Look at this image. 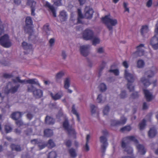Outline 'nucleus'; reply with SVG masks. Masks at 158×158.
Returning <instances> with one entry per match:
<instances>
[{
  "label": "nucleus",
  "mask_w": 158,
  "mask_h": 158,
  "mask_svg": "<svg viewBox=\"0 0 158 158\" xmlns=\"http://www.w3.org/2000/svg\"><path fill=\"white\" fill-rule=\"evenodd\" d=\"M110 15H106L102 19V22L106 26L109 31L112 32V26L116 25L118 23L117 19H112L110 17Z\"/></svg>",
  "instance_id": "f257e3e1"
},
{
  "label": "nucleus",
  "mask_w": 158,
  "mask_h": 158,
  "mask_svg": "<svg viewBox=\"0 0 158 158\" xmlns=\"http://www.w3.org/2000/svg\"><path fill=\"white\" fill-rule=\"evenodd\" d=\"M124 76L126 79L127 81V86L130 92L133 91L134 90V87L132 86V83L134 82L135 77L134 74L129 73L125 69L124 72Z\"/></svg>",
  "instance_id": "f03ea898"
},
{
  "label": "nucleus",
  "mask_w": 158,
  "mask_h": 158,
  "mask_svg": "<svg viewBox=\"0 0 158 158\" xmlns=\"http://www.w3.org/2000/svg\"><path fill=\"white\" fill-rule=\"evenodd\" d=\"M0 43L4 47L8 48L12 45L11 40L7 34H5L0 38Z\"/></svg>",
  "instance_id": "7ed1b4c3"
},
{
  "label": "nucleus",
  "mask_w": 158,
  "mask_h": 158,
  "mask_svg": "<svg viewBox=\"0 0 158 158\" xmlns=\"http://www.w3.org/2000/svg\"><path fill=\"white\" fill-rule=\"evenodd\" d=\"M155 73L151 70H149L146 72L145 75H147V78L143 77L141 79L142 82L144 86L147 87L149 86L151 83L150 79L153 77Z\"/></svg>",
  "instance_id": "20e7f679"
},
{
  "label": "nucleus",
  "mask_w": 158,
  "mask_h": 158,
  "mask_svg": "<svg viewBox=\"0 0 158 158\" xmlns=\"http://www.w3.org/2000/svg\"><path fill=\"white\" fill-rule=\"evenodd\" d=\"M63 127L67 131L69 135H72L76 138V133L74 129L69 126V123L67 119H65L63 123Z\"/></svg>",
  "instance_id": "39448f33"
},
{
  "label": "nucleus",
  "mask_w": 158,
  "mask_h": 158,
  "mask_svg": "<svg viewBox=\"0 0 158 158\" xmlns=\"http://www.w3.org/2000/svg\"><path fill=\"white\" fill-rule=\"evenodd\" d=\"M131 141H132L135 143H137L138 140L133 136H127L123 138L121 143V147L123 148H126L127 144H129Z\"/></svg>",
  "instance_id": "423d86ee"
},
{
  "label": "nucleus",
  "mask_w": 158,
  "mask_h": 158,
  "mask_svg": "<svg viewBox=\"0 0 158 158\" xmlns=\"http://www.w3.org/2000/svg\"><path fill=\"white\" fill-rule=\"evenodd\" d=\"M144 47V45L141 44L136 47L137 51L133 53L132 55L135 58H137L138 56H141L144 55V51L142 48Z\"/></svg>",
  "instance_id": "0eeeda50"
},
{
  "label": "nucleus",
  "mask_w": 158,
  "mask_h": 158,
  "mask_svg": "<svg viewBox=\"0 0 158 158\" xmlns=\"http://www.w3.org/2000/svg\"><path fill=\"white\" fill-rule=\"evenodd\" d=\"M35 88L31 85L28 86V90L29 92H33L34 96L37 98L41 97L43 95V92L40 89L34 90Z\"/></svg>",
  "instance_id": "6e6552de"
},
{
  "label": "nucleus",
  "mask_w": 158,
  "mask_h": 158,
  "mask_svg": "<svg viewBox=\"0 0 158 158\" xmlns=\"http://www.w3.org/2000/svg\"><path fill=\"white\" fill-rule=\"evenodd\" d=\"M12 86L11 83H9L8 84L6 87L5 88V92L4 94L3 93L1 94L0 93V97L2 98L4 97V94H6L10 92H11L12 93H14L16 92L17 90L18 87L15 86L14 87H12L11 88Z\"/></svg>",
  "instance_id": "1a4fd4ad"
},
{
  "label": "nucleus",
  "mask_w": 158,
  "mask_h": 158,
  "mask_svg": "<svg viewBox=\"0 0 158 158\" xmlns=\"http://www.w3.org/2000/svg\"><path fill=\"white\" fill-rule=\"evenodd\" d=\"M93 32L91 30L86 29L83 32V37L84 40H88L92 39L93 37Z\"/></svg>",
  "instance_id": "9d476101"
},
{
  "label": "nucleus",
  "mask_w": 158,
  "mask_h": 158,
  "mask_svg": "<svg viewBox=\"0 0 158 158\" xmlns=\"http://www.w3.org/2000/svg\"><path fill=\"white\" fill-rule=\"evenodd\" d=\"M22 115V114L21 113L16 112L12 114L11 115V118L13 119L16 120V123L19 126L22 125L23 124L21 121L18 120L21 116Z\"/></svg>",
  "instance_id": "9b49d317"
},
{
  "label": "nucleus",
  "mask_w": 158,
  "mask_h": 158,
  "mask_svg": "<svg viewBox=\"0 0 158 158\" xmlns=\"http://www.w3.org/2000/svg\"><path fill=\"white\" fill-rule=\"evenodd\" d=\"M100 142L102 143V144L101 145L102 152L104 153L108 145L107 139L106 137L102 136L100 137Z\"/></svg>",
  "instance_id": "f8f14e48"
},
{
  "label": "nucleus",
  "mask_w": 158,
  "mask_h": 158,
  "mask_svg": "<svg viewBox=\"0 0 158 158\" xmlns=\"http://www.w3.org/2000/svg\"><path fill=\"white\" fill-rule=\"evenodd\" d=\"M32 21L31 17H27L26 19V26L25 27V30L27 32H29L32 31Z\"/></svg>",
  "instance_id": "ddd939ff"
},
{
  "label": "nucleus",
  "mask_w": 158,
  "mask_h": 158,
  "mask_svg": "<svg viewBox=\"0 0 158 158\" xmlns=\"http://www.w3.org/2000/svg\"><path fill=\"white\" fill-rule=\"evenodd\" d=\"M14 81L15 82H18L21 83H24L26 81L27 83L29 84L39 85L38 81L35 79H29L25 81V80H21L19 77H17Z\"/></svg>",
  "instance_id": "4468645a"
},
{
  "label": "nucleus",
  "mask_w": 158,
  "mask_h": 158,
  "mask_svg": "<svg viewBox=\"0 0 158 158\" xmlns=\"http://www.w3.org/2000/svg\"><path fill=\"white\" fill-rule=\"evenodd\" d=\"M127 118L125 117H122L120 121L113 120L111 121V125L112 126H116L119 125H123L125 124L127 121Z\"/></svg>",
  "instance_id": "2eb2a0df"
},
{
  "label": "nucleus",
  "mask_w": 158,
  "mask_h": 158,
  "mask_svg": "<svg viewBox=\"0 0 158 158\" xmlns=\"http://www.w3.org/2000/svg\"><path fill=\"white\" fill-rule=\"evenodd\" d=\"M35 4L36 2L33 0H27L26 5L31 8V15L33 16L35 15Z\"/></svg>",
  "instance_id": "dca6fc26"
},
{
  "label": "nucleus",
  "mask_w": 158,
  "mask_h": 158,
  "mask_svg": "<svg viewBox=\"0 0 158 158\" xmlns=\"http://www.w3.org/2000/svg\"><path fill=\"white\" fill-rule=\"evenodd\" d=\"M150 43L153 49L156 50L158 49V37L154 35L151 39Z\"/></svg>",
  "instance_id": "f3484780"
},
{
  "label": "nucleus",
  "mask_w": 158,
  "mask_h": 158,
  "mask_svg": "<svg viewBox=\"0 0 158 158\" xmlns=\"http://www.w3.org/2000/svg\"><path fill=\"white\" fill-rule=\"evenodd\" d=\"M89 47V45H83L81 46L80 48L81 54L84 56H88L89 54L88 49Z\"/></svg>",
  "instance_id": "a211bd4d"
},
{
  "label": "nucleus",
  "mask_w": 158,
  "mask_h": 158,
  "mask_svg": "<svg viewBox=\"0 0 158 158\" xmlns=\"http://www.w3.org/2000/svg\"><path fill=\"white\" fill-rule=\"evenodd\" d=\"M85 10V17L87 19H91L94 12L93 9L91 8L86 7Z\"/></svg>",
  "instance_id": "6ab92c4d"
},
{
  "label": "nucleus",
  "mask_w": 158,
  "mask_h": 158,
  "mask_svg": "<svg viewBox=\"0 0 158 158\" xmlns=\"http://www.w3.org/2000/svg\"><path fill=\"white\" fill-rule=\"evenodd\" d=\"M22 47L26 51L25 52L26 53H29L30 52L32 51V45L25 42H23L22 43Z\"/></svg>",
  "instance_id": "aec40b11"
},
{
  "label": "nucleus",
  "mask_w": 158,
  "mask_h": 158,
  "mask_svg": "<svg viewBox=\"0 0 158 158\" xmlns=\"http://www.w3.org/2000/svg\"><path fill=\"white\" fill-rule=\"evenodd\" d=\"M143 91L146 101L148 102L151 101L153 99L152 94H151L147 89H143Z\"/></svg>",
  "instance_id": "412c9836"
},
{
  "label": "nucleus",
  "mask_w": 158,
  "mask_h": 158,
  "mask_svg": "<svg viewBox=\"0 0 158 158\" xmlns=\"http://www.w3.org/2000/svg\"><path fill=\"white\" fill-rule=\"evenodd\" d=\"M50 95L52 99L55 101L60 99L63 96V93L62 92L60 91L54 95L52 93H50Z\"/></svg>",
  "instance_id": "4be33fe9"
},
{
  "label": "nucleus",
  "mask_w": 158,
  "mask_h": 158,
  "mask_svg": "<svg viewBox=\"0 0 158 158\" xmlns=\"http://www.w3.org/2000/svg\"><path fill=\"white\" fill-rule=\"evenodd\" d=\"M136 148L138 151L141 155H144L146 152V150L145 149L144 146L140 144H138L136 145Z\"/></svg>",
  "instance_id": "5701e85b"
},
{
  "label": "nucleus",
  "mask_w": 158,
  "mask_h": 158,
  "mask_svg": "<svg viewBox=\"0 0 158 158\" xmlns=\"http://www.w3.org/2000/svg\"><path fill=\"white\" fill-rule=\"evenodd\" d=\"M157 131L154 127L151 128L148 132V136L151 138L154 137L156 135Z\"/></svg>",
  "instance_id": "b1692460"
},
{
  "label": "nucleus",
  "mask_w": 158,
  "mask_h": 158,
  "mask_svg": "<svg viewBox=\"0 0 158 158\" xmlns=\"http://www.w3.org/2000/svg\"><path fill=\"white\" fill-rule=\"evenodd\" d=\"M59 17L61 22L64 21L67 19V15L66 12L64 11H62L60 13Z\"/></svg>",
  "instance_id": "393cba45"
},
{
  "label": "nucleus",
  "mask_w": 158,
  "mask_h": 158,
  "mask_svg": "<svg viewBox=\"0 0 158 158\" xmlns=\"http://www.w3.org/2000/svg\"><path fill=\"white\" fill-rule=\"evenodd\" d=\"M148 31V28L147 26H143L140 30L141 34L142 36H144Z\"/></svg>",
  "instance_id": "a878e982"
},
{
  "label": "nucleus",
  "mask_w": 158,
  "mask_h": 158,
  "mask_svg": "<svg viewBox=\"0 0 158 158\" xmlns=\"http://www.w3.org/2000/svg\"><path fill=\"white\" fill-rule=\"evenodd\" d=\"M146 120L145 119H143L139 123V130H142L146 126Z\"/></svg>",
  "instance_id": "bb28decb"
},
{
  "label": "nucleus",
  "mask_w": 158,
  "mask_h": 158,
  "mask_svg": "<svg viewBox=\"0 0 158 158\" xmlns=\"http://www.w3.org/2000/svg\"><path fill=\"white\" fill-rule=\"evenodd\" d=\"M68 152L72 157L74 158L77 156L75 150L74 148H72L68 150Z\"/></svg>",
  "instance_id": "cd10ccee"
},
{
  "label": "nucleus",
  "mask_w": 158,
  "mask_h": 158,
  "mask_svg": "<svg viewBox=\"0 0 158 158\" xmlns=\"http://www.w3.org/2000/svg\"><path fill=\"white\" fill-rule=\"evenodd\" d=\"M72 112L73 114L76 115L77 120L79 122L80 120L79 116L78 113L77 112V110L75 109V106L74 105H73L72 106Z\"/></svg>",
  "instance_id": "c85d7f7f"
},
{
  "label": "nucleus",
  "mask_w": 158,
  "mask_h": 158,
  "mask_svg": "<svg viewBox=\"0 0 158 158\" xmlns=\"http://www.w3.org/2000/svg\"><path fill=\"white\" fill-rule=\"evenodd\" d=\"M123 148L124 149L125 151L128 154H131L133 153V150L132 148L129 146L128 144H127L126 148Z\"/></svg>",
  "instance_id": "c756f323"
},
{
  "label": "nucleus",
  "mask_w": 158,
  "mask_h": 158,
  "mask_svg": "<svg viewBox=\"0 0 158 158\" xmlns=\"http://www.w3.org/2000/svg\"><path fill=\"white\" fill-rule=\"evenodd\" d=\"M144 62L143 60H139L137 62V67L139 68H143L144 67Z\"/></svg>",
  "instance_id": "7c9ffc66"
},
{
  "label": "nucleus",
  "mask_w": 158,
  "mask_h": 158,
  "mask_svg": "<svg viewBox=\"0 0 158 158\" xmlns=\"http://www.w3.org/2000/svg\"><path fill=\"white\" fill-rule=\"evenodd\" d=\"M69 86V80L68 78H66L64 81V88L66 89H68Z\"/></svg>",
  "instance_id": "2f4dec72"
},
{
  "label": "nucleus",
  "mask_w": 158,
  "mask_h": 158,
  "mask_svg": "<svg viewBox=\"0 0 158 158\" xmlns=\"http://www.w3.org/2000/svg\"><path fill=\"white\" fill-rule=\"evenodd\" d=\"M131 129V127L130 126H127L121 128L120 131L122 132L125 131H130Z\"/></svg>",
  "instance_id": "473e14b6"
},
{
  "label": "nucleus",
  "mask_w": 158,
  "mask_h": 158,
  "mask_svg": "<svg viewBox=\"0 0 158 158\" xmlns=\"http://www.w3.org/2000/svg\"><path fill=\"white\" fill-rule=\"evenodd\" d=\"M99 88L101 92L105 91L106 89V85L103 83H101L99 86Z\"/></svg>",
  "instance_id": "72a5a7b5"
},
{
  "label": "nucleus",
  "mask_w": 158,
  "mask_h": 158,
  "mask_svg": "<svg viewBox=\"0 0 158 158\" xmlns=\"http://www.w3.org/2000/svg\"><path fill=\"white\" fill-rule=\"evenodd\" d=\"M50 11H51L54 17H56V10L53 5L50 4Z\"/></svg>",
  "instance_id": "f704fd0d"
},
{
  "label": "nucleus",
  "mask_w": 158,
  "mask_h": 158,
  "mask_svg": "<svg viewBox=\"0 0 158 158\" xmlns=\"http://www.w3.org/2000/svg\"><path fill=\"white\" fill-rule=\"evenodd\" d=\"M106 64V63H105L104 61H102V64L100 65V69L99 70V71L98 73L99 74V77H100L101 75V73L102 71V70L104 68L105 65Z\"/></svg>",
  "instance_id": "c9c22d12"
},
{
  "label": "nucleus",
  "mask_w": 158,
  "mask_h": 158,
  "mask_svg": "<svg viewBox=\"0 0 158 158\" xmlns=\"http://www.w3.org/2000/svg\"><path fill=\"white\" fill-rule=\"evenodd\" d=\"M11 147L13 150H15L16 151H20L21 150L19 146L16 145L14 144H12L11 146Z\"/></svg>",
  "instance_id": "e433bc0d"
},
{
  "label": "nucleus",
  "mask_w": 158,
  "mask_h": 158,
  "mask_svg": "<svg viewBox=\"0 0 158 158\" xmlns=\"http://www.w3.org/2000/svg\"><path fill=\"white\" fill-rule=\"evenodd\" d=\"M110 107L108 106H106L103 110V113L104 115H107L109 112Z\"/></svg>",
  "instance_id": "4c0bfd02"
},
{
  "label": "nucleus",
  "mask_w": 158,
  "mask_h": 158,
  "mask_svg": "<svg viewBox=\"0 0 158 158\" xmlns=\"http://www.w3.org/2000/svg\"><path fill=\"white\" fill-rule=\"evenodd\" d=\"M109 72L113 73L115 76H118L119 75V72L118 69H110Z\"/></svg>",
  "instance_id": "58836bf2"
},
{
  "label": "nucleus",
  "mask_w": 158,
  "mask_h": 158,
  "mask_svg": "<svg viewBox=\"0 0 158 158\" xmlns=\"http://www.w3.org/2000/svg\"><path fill=\"white\" fill-rule=\"evenodd\" d=\"M100 43V40L97 38H94L92 41V44L95 46L96 44H98Z\"/></svg>",
  "instance_id": "ea45409f"
},
{
  "label": "nucleus",
  "mask_w": 158,
  "mask_h": 158,
  "mask_svg": "<svg viewBox=\"0 0 158 158\" xmlns=\"http://www.w3.org/2000/svg\"><path fill=\"white\" fill-rule=\"evenodd\" d=\"M120 98H124L126 97L127 94L126 91L125 90L122 91L120 95Z\"/></svg>",
  "instance_id": "a19ab883"
},
{
  "label": "nucleus",
  "mask_w": 158,
  "mask_h": 158,
  "mask_svg": "<svg viewBox=\"0 0 158 158\" xmlns=\"http://www.w3.org/2000/svg\"><path fill=\"white\" fill-rule=\"evenodd\" d=\"M90 107L91 113L92 114L94 113L96 110V107L94 105L92 104L90 105Z\"/></svg>",
  "instance_id": "79ce46f5"
},
{
  "label": "nucleus",
  "mask_w": 158,
  "mask_h": 158,
  "mask_svg": "<svg viewBox=\"0 0 158 158\" xmlns=\"http://www.w3.org/2000/svg\"><path fill=\"white\" fill-rule=\"evenodd\" d=\"M64 74L62 72H60L57 73L56 76V79H59L63 76Z\"/></svg>",
  "instance_id": "37998d69"
},
{
  "label": "nucleus",
  "mask_w": 158,
  "mask_h": 158,
  "mask_svg": "<svg viewBox=\"0 0 158 158\" xmlns=\"http://www.w3.org/2000/svg\"><path fill=\"white\" fill-rule=\"evenodd\" d=\"M50 158H56L57 154L55 152H50Z\"/></svg>",
  "instance_id": "c03bdc74"
},
{
  "label": "nucleus",
  "mask_w": 158,
  "mask_h": 158,
  "mask_svg": "<svg viewBox=\"0 0 158 158\" xmlns=\"http://www.w3.org/2000/svg\"><path fill=\"white\" fill-rule=\"evenodd\" d=\"M64 143L67 147L69 148L71 146L72 143L71 140H66Z\"/></svg>",
  "instance_id": "a18cd8bd"
},
{
  "label": "nucleus",
  "mask_w": 158,
  "mask_h": 158,
  "mask_svg": "<svg viewBox=\"0 0 158 158\" xmlns=\"http://www.w3.org/2000/svg\"><path fill=\"white\" fill-rule=\"evenodd\" d=\"M5 130L6 133H9L11 131L12 128L9 125H6L5 127Z\"/></svg>",
  "instance_id": "49530a36"
},
{
  "label": "nucleus",
  "mask_w": 158,
  "mask_h": 158,
  "mask_svg": "<svg viewBox=\"0 0 158 158\" xmlns=\"http://www.w3.org/2000/svg\"><path fill=\"white\" fill-rule=\"evenodd\" d=\"M61 0H56L55 1L54 3V5L56 6H59L62 5L61 2Z\"/></svg>",
  "instance_id": "de8ad7c7"
},
{
  "label": "nucleus",
  "mask_w": 158,
  "mask_h": 158,
  "mask_svg": "<svg viewBox=\"0 0 158 158\" xmlns=\"http://www.w3.org/2000/svg\"><path fill=\"white\" fill-rule=\"evenodd\" d=\"M123 7L125 9L124 11H127L128 13L129 12V10L128 8L127 7V4L126 2L123 3Z\"/></svg>",
  "instance_id": "09e8293b"
},
{
  "label": "nucleus",
  "mask_w": 158,
  "mask_h": 158,
  "mask_svg": "<svg viewBox=\"0 0 158 158\" xmlns=\"http://www.w3.org/2000/svg\"><path fill=\"white\" fill-rule=\"evenodd\" d=\"M77 13L78 17L80 18H83V15L82 14L81 11V9H77Z\"/></svg>",
  "instance_id": "8fccbe9b"
},
{
  "label": "nucleus",
  "mask_w": 158,
  "mask_h": 158,
  "mask_svg": "<svg viewBox=\"0 0 158 158\" xmlns=\"http://www.w3.org/2000/svg\"><path fill=\"white\" fill-rule=\"evenodd\" d=\"M131 96L133 98H138L139 97L138 92H135L131 94Z\"/></svg>",
  "instance_id": "3c124183"
},
{
  "label": "nucleus",
  "mask_w": 158,
  "mask_h": 158,
  "mask_svg": "<svg viewBox=\"0 0 158 158\" xmlns=\"http://www.w3.org/2000/svg\"><path fill=\"white\" fill-rule=\"evenodd\" d=\"M0 104L1 105V106H0V107L3 108V107H4V108H7L9 107V106L8 105H7L6 103L2 102L0 103Z\"/></svg>",
  "instance_id": "603ef678"
},
{
  "label": "nucleus",
  "mask_w": 158,
  "mask_h": 158,
  "mask_svg": "<svg viewBox=\"0 0 158 158\" xmlns=\"http://www.w3.org/2000/svg\"><path fill=\"white\" fill-rule=\"evenodd\" d=\"M102 95L101 94H99L97 98V101L98 102L100 103L102 102Z\"/></svg>",
  "instance_id": "864d4df0"
},
{
  "label": "nucleus",
  "mask_w": 158,
  "mask_h": 158,
  "mask_svg": "<svg viewBox=\"0 0 158 158\" xmlns=\"http://www.w3.org/2000/svg\"><path fill=\"white\" fill-rule=\"evenodd\" d=\"M123 65L126 69H127L129 67V65L127 62L126 61H124L123 63Z\"/></svg>",
  "instance_id": "5fc2aeb1"
},
{
  "label": "nucleus",
  "mask_w": 158,
  "mask_h": 158,
  "mask_svg": "<svg viewBox=\"0 0 158 158\" xmlns=\"http://www.w3.org/2000/svg\"><path fill=\"white\" fill-rule=\"evenodd\" d=\"M55 146L54 143L53 141L52 140L50 139V148H52Z\"/></svg>",
  "instance_id": "6e6d98bb"
},
{
  "label": "nucleus",
  "mask_w": 158,
  "mask_h": 158,
  "mask_svg": "<svg viewBox=\"0 0 158 158\" xmlns=\"http://www.w3.org/2000/svg\"><path fill=\"white\" fill-rule=\"evenodd\" d=\"M152 0H148V1L147 2V3L146 6L148 7H149L151 6H152Z\"/></svg>",
  "instance_id": "4d7b16f0"
},
{
  "label": "nucleus",
  "mask_w": 158,
  "mask_h": 158,
  "mask_svg": "<svg viewBox=\"0 0 158 158\" xmlns=\"http://www.w3.org/2000/svg\"><path fill=\"white\" fill-rule=\"evenodd\" d=\"M4 32L3 26L0 24V35Z\"/></svg>",
  "instance_id": "13d9d810"
},
{
  "label": "nucleus",
  "mask_w": 158,
  "mask_h": 158,
  "mask_svg": "<svg viewBox=\"0 0 158 158\" xmlns=\"http://www.w3.org/2000/svg\"><path fill=\"white\" fill-rule=\"evenodd\" d=\"M88 143H87V142H86L85 143V145L84 147L85 150L86 152L88 151L89 150V147L88 145Z\"/></svg>",
  "instance_id": "bf43d9fd"
},
{
  "label": "nucleus",
  "mask_w": 158,
  "mask_h": 158,
  "mask_svg": "<svg viewBox=\"0 0 158 158\" xmlns=\"http://www.w3.org/2000/svg\"><path fill=\"white\" fill-rule=\"evenodd\" d=\"M86 0H78L80 6H82L85 2Z\"/></svg>",
  "instance_id": "052dcab7"
},
{
  "label": "nucleus",
  "mask_w": 158,
  "mask_h": 158,
  "mask_svg": "<svg viewBox=\"0 0 158 158\" xmlns=\"http://www.w3.org/2000/svg\"><path fill=\"white\" fill-rule=\"evenodd\" d=\"M54 41L55 40L54 39L51 38L50 39V48L53 45Z\"/></svg>",
  "instance_id": "680f3d73"
},
{
  "label": "nucleus",
  "mask_w": 158,
  "mask_h": 158,
  "mask_svg": "<svg viewBox=\"0 0 158 158\" xmlns=\"http://www.w3.org/2000/svg\"><path fill=\"white\" fill-rule=\"evenodd\" d=\"M148 108V106L147 105V103L146 102H144L143 104V110H146Z\"/></svg>",
  "instance_id": "e2e57ef3"
},
{
  "label": "nucleus",
  "mask_w": 158,
  "mask_h": 158,
  "mask_svg": "<svg viewBox=\"0 0 158 158\" xmlns=\"http://www.w3.org/2000/svg\"><path fill=\"white\" fill-rule=\"evenodd\" d=\"M55 119L50 117V125H53L55 123Z\"/></svg>",
  "instance_id": "0e129e2a"
},
{
  "label": "nucleus",
  "mask_w": 158,
  "mask_h": 158,
  "mask_svg": "<svg viewBox=\"0 0 158 158\" xmlns=\"http://www.w3.org/2000/svg\"><path fill=\"white\" fill-rule=\"evenodd\" d=\"M45 121L46 124H48L49 123V116H46Z\"/></svg>",
  "instance_id": "69168bd1"
},
{
  "label": "nucleus",
  "mask_w": 158,
  "mask_h": 158,
  "mask_svg": "<svg viewBox=\"0 0 158 158\" xmlns=\"http://www.w3.org/2000/svg\"><path fill=\"white\" fill-rule=\"evenodd\" d=\"M14 3L17 5L19 4L20 3V0H12Z\"/></svg>",
  "instance_id": "338daca9"
},
{
  "label": "nucleus",
  "mask_w": 158,
  "mask_h": 158,
  "mask_svg": "<svg viewBox=\"0 0 158 158\" xmlns=\"http://www.w3.org/2000/svg\"><path fill=\"white\" fill-rule=\"evenodd\" d=\"M62 56L63 57V59H65L66 56V54L65 52L64 51H62Z\"/></svg>",
  "instance_id": "774afa93"
}]
</instances>
